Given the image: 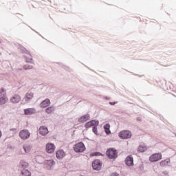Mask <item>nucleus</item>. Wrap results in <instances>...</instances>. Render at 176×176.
Listing matches in <instances>:
<instances>
[{"mask_svg": "<svg viewBox=\"0 0 176 176\" xmlns=\"http://www.w3.org/2000/svg\"><path fill=\"white\" fill-rule=\"evenodd\" d=\"M106 155L108 159L115 160L118 157V151L115 148H110L107 150Z\"/></svg>", "mask_w": 176, "mask_h": 176, "instance_id": "f257e3e1", "label": "nucleus"}, {"mask_svg": "<svg viewBox=\"0 0 176 176\" xmlns=\"http://www.w3.org/2000/svg\"><path fill=\"white\" fill-rule=\"evenodd\" d=\"M74 151H75L77 153L85 152V151H86V146H85V144L81 142L76 144L74 146Z\"/></svg>", "mask_w": 176, "mask_h": 176, "instance_id": "f03ea898", "label": "nucleus"}, {"mask_svg": "<svg viewBox=\"0 0 176 176\" xmlns=\"http://www.w3.org/2000/svg\"><path fill=\"white\" fill-rule=\"evenodd\" d=\"M92 167L96 171H100L102 168V162L100 160H95L92 162Z\"/></svg>", "mask_w": 176, "mask_h": 176, "instance_id": "7ed1b4c3", "label": "nucleus"}, {"mask_svg": "<svg viewBox=\"0 0 176 176\" xmlns=\"http://www.w3.org/2000/svg\"><path fill=\"white\" fill-rule=\"evenodd\" d=\"M120 138L122 140H129V138H131V131H122L119 133Z\"/></svg>", "mask_w": 176, "mask_h": 176, "instance_id": "20e7f679", "label": "nucleus"}, {"mask_svg": "<svg viewBox=\"0 0 176 176\" xmlns=\"http://www.w3.org/2000/svg\"><path fill=\"white\" fill-rule=\"evenodd\" d=\"M31 133L27 129H23L19 132V137L21 140H28Z\"/></svg>", "mask_w": 176, "mask_h": 176, "instance_id": "39448f33", "label": "nucleus"}, {"mask_svg": "<svg viewBox=\"0 0 176 176\" xmlns=\"http://www.w3.org/2000/svg\"><path fill=\"white\" fill-rule=\"evenodd\" d=\"M99 124H100V121L97 120H92L85 123L84 125V127H85V129H89V127H93V126L94 127L96 126H98Z\"/></svg>", "mask_w": 176, "mask_h": 176, "instance_id": "423d86ee", "label": "nucleus"}, {"mask_svg": "<svg viewBox=\"0 0 176 176\" xmlns=\"http://www.w3.org/2000/svg\"><path fill=\"white\" fill-rule=\"evenodd\" d=\"M161 159H162V154L161 153L153 154L149 157V160L152 163H153V162H159V160H161Z\"/></svg>", "mask_w": 176, "mask_h": 176, "instance_id": "0eeeda50", "label": "nucleus"}, {"mask_svg": "<svg viewBox=\"0 0 176 176\" xmlns=\"http://www.w3.org/2000/svg\"><path fill=\"white\" fill-rule=\"evenodd\" d=\"M56 151V146L53 143H48L46 145V152L47 153H53Z\"/></svg>", "mask_w": 176, "mask_h": 176, "instance_id": "6e6552de", "label": "nucleus"}, {"mask_svg": "<svg viewBox=\"0 0 176 176\" xmlns=\"http://www.w3.org/2000/svg\"><path fill=\"white\" fill-rule=\"evenodd\" d=\"M125 164L129 166V167H131L134 166V159L132 155H128L125 159Z\"/></svg>", "mask_w": 176, "mask_h": 176, "instance_id": "1a4fd4ad", "label": "nucleus"}, {"mask_svg": "<svg viewBox=\"0 0 176 176\" xmlns=\"http://www.w3.org/2000/svg\"><path fill=\"white\" fill-rule=\"evenodd\" d=\"M56 164V162L53 160H47L45 162V166L47 170H53V166Z\"/></svg>", "mask_w": 176, "mask_h": 176, "instance_id": "9d476101", "label": "nucleus"}, {"mask_svg": "<svg viewBox=\"0 0 176 176\" xmlns=\"http://www.w3.org/2000/svg\"><path fill=\"white\" fill-rule=\"evenodd\" d=\"M32 98H34V94L32 92L27 93L23 98V101H25V102H30Z\"/></svg>", "mask_w": 176, "mask_h": 176, "instance_id": "9b49d317", "label": "nucleus"}, {"mask_svg": "<svg viewBox=\"0 0 176 176\" xmlns=\"http://www.w3.org/2000/svg\"><path fill=\"white\" fill-rule=\"evenodd\" d=\"M39 134L41 135H47L49 133V129L45 126H41L38 130Z\"/></svg>", "mask_w": 176, "mask_h": 176, "instance_id": "f8f14e48", "label": "nucleus"}, {"mask_svg": "<svg viewBox=\"0 0 176 176\" xmlns=\"http://www.w3.org/2000/svg\"><path fill=\"white\" fill-rule=\"evenodd\" d=\"M90 114H86L85 116H82L79 119V123H85V122H87V120H90Z\"/></svg>", "mask_w": 176, "mask_h": 176, "instance_id": "ddd939ff", "label": "nucleus"}, {"mask_svg": "<svg viewBox=\"0 0 176 176\" xmlns=\"http://www.w3.org/2000/svg\"><path fill=\"white\" fill-rule=\"evenodd\" d=\"M30 164L28 162H25V160H21L19 163V168L22 170H25V168H28Z\"/></svg>", "mask_w": 176, "mask_h": 176, "instance_id": "4468645a", "label": "nucleus"}, {"mask_svg": "<svg viewBox=\"0 0 176 176\" xmlns=\"http://www.w3.org/2000/svg\"><path fill=\"white\" fill-rule=\"evenodd\" d=\"M21 100V98L19 95H14L11 98L10 101L13 104H18V102H20V100Z\"/></svg>", "mask_w": 176, "mask_h": 176, "instance_id": "2eb2a0df", "label": "nucleus"}, {"mask_svg": "<svg viewBox=\"0 0 176 176\" xmlns=\"http://www.w3.org/2000/svg\"><path fill=\"white\" fill-rule=\"evenodd\" d=\"M25 115H34L36 113V110L34 108H28L24 109Z\"/></svg>", "mask_w": 176, "mask_h": 176, "instance_id": "dca6fc26", "label": "nucleus"}, {"mask_svg": "<svg viewBox=\"0 0 176 176\" xmlns=\"http://www.w3.org/2000/svg\"><path fill=\"white\" fill-rule=\"evenodd\" d=\"M49 105H50V100L47 98L43 100L40 104L41 108H46V107H49Z\"/></svg>", "mask_w": 176, "mask_h": 176, "instance_id": "f3484780", "label": "nucleus"}, {"mask_svg": "<svg viewBox=\"0 0 176 176\" xmlns=\"http://www.w3.org/2000/svg\"><path fill=\"white\" fill-rule=\"evenodd\" d=\"M103 129L107 135H109V134H111V124H109V123L104 124Z\"/></svg>", "mask_w": 176, "mask_h": 176, "instance_id": "a211bd4d", "label": "nucleus"}, {"mask_svg": "<svg viewBox=\"0 0 176 176\" xmlns=\"http://www.w3.org/2000/svg\"><path fill=\"white\" fill-rule=\"evenodd\" d=\"M56 156L58 159H63L65 156V153L64 150H59L56 153Z\"/></svg>", "mask_w": 176, "mask_h": 176, "instance_id": "6ab92c4d", "label": "nucleus"}, {"mask_svg": "<svg viewBox=\"0 0 176 176\" xmlns=\"http://www.w3.org/2000/svg\"><path fill=\"white\" fill-rule=\"evenodd\" d=\"M23 148L25 151V153H30L31 149H32V146H31V145L30 144H24L23 146Z\"/></svg>", "mask_w": 176, "mask_h": 176, "instance_id": "aec40b11", "label": "nucleus"}, {"mask_svg": "<svg viewBox=\"0 0 176 176\" xmlns=\"http://www.w3.org/2000/svg\"><path fill=\"white\" fill-rule=\"evenodd\" d=\"M54 111H56V107H54V106H51L50 107H47L46 109H45V112L48 114H50L53 112H54Z\"/></svg>", "mask_w": 176, "mask_h": 176, "instance_id": "412c9836", "label": "nucleus"}, {"mask_svg": "<svg viewBox=\"0 0 176 176\" xmlns=\"http://www.w3.org/2000/svg\"><path fill=\"white\" fill-rule=\"evenodd\" d=\"M21 176H31V172L27 169L21 170Z\"/></svg>", "mask_w": 176, "mask_h": 176, "instance_id": "4be33fe9", "label": "nucleus"}, {"mask_svg": "<svg viewBox=\"0 0 176 176\" xmlns=\"http://www.w3.org/2000/svg\"><path fill=\"white\" fill-rule=\"evenodd\" d=\"M168 163H170V159L164 160L160 162V166L164 167V166H168Z\"/></svg>", "mask_w": 176, "mask_h": 176, "instance_id": "5701e85b", "label": "nucleus"}, {"mask_svg": "<svg viewBox=\"0 0 176 176\" xmlns=\"http://www.w3.org/2000/svg\"><path fill=\"white\" fill-rule=\"evenodd\" d=\"M55 64H56L57 65H59V67H60L61 68H63L64 69H65V71H69V67L65 65L63 63H56Z\"/></svg>", "mask_w": 176, "mask_h": 176, "instance_id": "b1692460", "label": "nucleus"}, {"mask_svg": "<svg viewBox=\"0 0 176 176\" xmlns=\"http://www.w3.org/2000/svg\"><path fill=\"white\" fill-rule=\"evenodd\" d=\"M146 149V146L142 145H140L139 147L138 148V152H145Z\"/></svg>", "mask_w": 176, "mask_h": 176, "instance_id": "393cba45", "label": "nucleus"}, {"mask_svg": "<svg viewBox=\"0 0 176 176\" xmlns=\"http://www.w3.org/2000/svg\"><path fill=\"white\" fill-rule=\"evenodd\" d=\"M6 103V99L5 96L0 97V105H3V104Z\"/></svg>", "mask_w": 176, "mask_h": 176, "instance_id": "a878e982", "label": "nucleus"}, {"mask_svg": "<svg viewBox=\"0 0 176 176\" xmlns=\"http://www.w3.org/2000/svg\"><path fill=\"white\" fill-rule=\"evenodd\" d=\"M30 57L27 58L26 57V63H30V64H33L34 63V59H32V58L31 57V55L29 54Z\"/></svg>", "mask_w": 176, "mask_h": 176, "instance_id": "bb28decb", "label": "nucleus"}, {"mask_svg": "<svg viewBox=\"0 0 176 176\" xmlns=\"http://www.w3.org/2000/svg\"><path fill=\"white\" fill-rule=\"evenodd\" d=\"M6 96V91L3 88L0 89V97H5Z\"/></svg>", "mask_w": 176, "mask_h": 176, "instance_id": "cd10ccee", "label": "nucleus"}, {"mask_svg": "<svg viewBox=\"0 0 176 176\" xmlns=\"http://www.w3.org/2000/svg\"><path fill=\"white\" fill-rule=\"evenodd\" d=\"M21 53H25V54H30V51L27 50L24 47H21Z\"/></svg>", "mask_w": 176, "mask_h": 176, "instance_id": "c85d7f7f", "label": "nucleus"}, {"mask_svg": "<svg viewBox=\"0 0 176 176\" xmlns=\"http://www.w3.org/2000/svg\"><path fill=\"white\" fill-rule=\"evenodd\" d=\"M97 126L98 125H95V126H93V128H92L93 133H94V134H96V135L98 134V131L97 129Z\"/></svg>", "mask_w": 176, "mask_h": 176, "instance_id": "c756f323", "label": "nucleus"}, {"mask_svg": "<svg viewBox=\"0 0 176 176\" xmlns=\"http://www.w3.org/2000/svg\"><path fill=\"white\" fill-rule=\"evenodd\" d=\"M32 66H31V65H24L23 66V69H25V70H27V69H32Z\"/></svg>", "mask_w": 176, "mask_h": 176, "instance_id": "7c9ffc66", "label": "nucleus"}, {"mask_svg": "<svg viewBox=\"0 0 176 176\" xmlns=\"http://www.w3.org/2000/svg\"><path fill=\"white\" fill-rule=\"evenodd\" d=\"M92 156H102V153L100 152H95L92 154Z\"/></svg>", "mask_w": 176, "mask_h": 176, "instance_id": "2f4dec72", "label": "nucleus"}, {"mask_svg": "<svg viewBox=\"0 0 176 176\" xmlns=\"http://www.w3.org/2000/svg\"><path fill=\"white\" fill-rule=\"evenodd\" d=\"M10 131H12V133H14V134H16V133H17V129L16 128H12L10 129Z\"/></svg>", "mask_w": 176, "mask_h": 176, "instance_id": "473e14b6", "label": "nucleus"}, {"mask_svg": "<svg viewBox=\"0 0 176 176\" xmlns=\"http://www.w3.org/2000/svg\"><path fill=\"white\" fill-rule=\"evenodd\" d=\"M111 176H119V174L114 173H112Z\"/></svg>", "mask_w": 176, "mask_h": 176, "instance_id": "72a5a7b5", "label": "nucleus"}, {"mask_svg": "<svg viewBox=\"0 0 176 176\" xmlns=\"http://www.w3.org/2000/svg\"><path fill=\"white\" fill-rule=\"evenodd\" d=\"M110 105H115L116 104V102H109Z\"/></svg>", "mask_w": 176, "mask_h": 176, "instance_id": "f704fd0d", "label": "nucleus"}, {"mask_svg": "<svg viewBox=\"0 0 176 176\" xmlns=\"http://www.w3.org/2000/svg\"><path fill=\"white\" fill-rule=\"evenodd\" d=\"M137 120H138V122H141V118H137Z\"/></svg>", "mask_w": 176, "mask_h": 176, "instance_id": "c9c22d12", "label": "nucleus"}, {"mask_svg": "<svg viewBox=\"0 0 176 176\" xmlns=\"http://www.w3.org/2000/svg\"><path fill=\"white\" fill-rule=\"evenodd\" d=\"M1 137H2V131H1V130H0V138H1Z\"/></svg>", "mask_w": 176, "mask_h": 176, "instance_id": "e433bc0d", "label": "nucleus"}, {"mask_svg": "<svg viewBox=\"0 0 176 176\" xmlns=\"http://www.w3.org/2000/svg\"><path fill=\"white\" fill-rule=\"evenodd\" d=\"M175 135H176V134H175Z\"/></svg>", "mask_w": 176, "mask_h": 176, "instance_id": "4c0bfd02", "label": "nucleus"}]
</instances>
